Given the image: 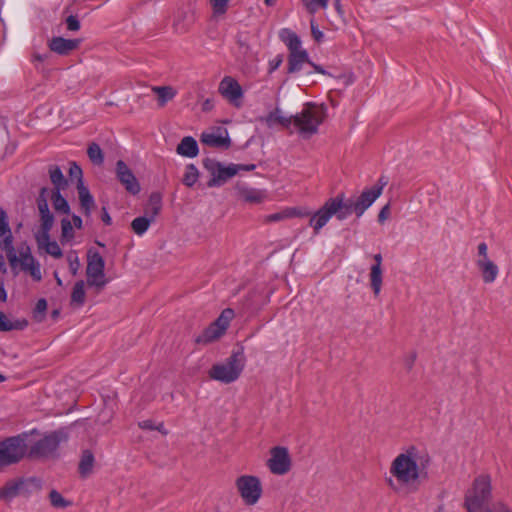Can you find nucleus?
<instances>
[{"label": "nucleus", "instance_id": "obj_1", "mask_svg": "<svg viewBox=\"0 0 512 512\" xmlns=\"http://www.w3.org/2000/svg\"><path fill=\"white\" fill-rule=\"evenodd\" d=\"M430 465L431 457L426 450L409 446L391 461L385 482L396 493H414L428 478Z\"/></svg>", "mask_w": 512, "mask_h": 512}, {"label": "nucleus", "instance_id": "obj_2", "mask_svg": "<svg viewBox=\"0 0 512 512\" xmlns=\"http://www.w3.org/2000/svg\"><path fill=\"white\" fill-rule=\"evenodd\" d=\"M351 213L352 206L346 202L345 195L340 193L328 198L318 210L313 212L308 225L313 229L314 235H318L333 216L338 221H344Z\"/></svg>", "mask_w": 512, "mask_h": 512}, {"label": "nucleus", "instance_id": "obj_3", "mask_svg": "<svg viewBox=\"0 0 512 512\" xmlns=\"http://www.w3.org/2000/svg\"><path fill=\"white\" fill-rule=\"evenodd\" d=\"M6 257L15 276L23 271L36 282L42 280L41 264L32 255L31 248L26 243L19 245L17 250L13 249L8 252Z\"/></svg>", "mask_w": 512, "mask_h": 512}, {"label": "nucleus", "instance_id": "obj_4", "mask_svg": "<svg viewBox=\"0 0 512 512\" xmlns=\"http://www.w3.org/2000/svg\"><path fill=\"white\" fill-rule=\"evenodd\" d=\"M245 365V359L241 351L233 352L227 359L212 366L209 377L213 380L229 384L236 381Z\"/></svg>", "mask_w": 512, "mask_h": 512}, {"label": "nucleus", "instance_id": "obj_5", "mask_svg": "<svg viewBox=\"0 0 512 512\" xmlns=\"http://www.w3.org/2000/svg\"><path fill=\"white\" fill-rule=\"evenodd\" d=\"M326 116V109L316 104H306L303 110L293 117V125L304 135L317 132L319 125Z\"/></svg>", "mask_w": 512, "mask_h": 512}, {"label": "nucleus", "instance_id": "obj_6", "mask_svg": "<svg viewBox=\"0 0 512 512\" xmlns=\"http://www.w3.org/2000/svg\"><path fill=\"white\" fill-rule=\"evenodd\" d=\"M490 497L491 478L488 475H480L466 494L465 507L468 512H480Z\"/></svg>", "mask_w": 512, "mask_h": 512}, {"label": "nucleus", "instance_id": "obj_7", "mask_svg": "<svg viewBox=\"0 0 512 512\" xmlns=\"http://www.w3.org/2000/svg\"><path fill=\"white\" fill-rule=\"evenodd\" d=\"M27 451L24 438L13 436L0 442V470L21 461Z\"/></svg>", "mask_w": 512, "mask_h": 512}, {"label": "nucleus", "instance_id": "obj_8", "mask_svg": "<svg viewBox=\"0 0 512 512\" xmlns=\"http://www.w3.org/2000/svg\"><path fill=\"white\" fill-rule=\"evenodd\" d=\"M235 487L247 506H253L258 503L262 497L263 488L259 477L254 475H241L235 480Z\"/></svg>", "mask_w": 512, "mask_h": 512}, {"label": "nucleus", "instance_id": "obj_9", "mask_svg": "<svg viewBox=\"0 0 512 512\" xmlns=\"http://www.w3.org/2000/svg\"><path fill=\"white\" fill-rule=\"evenodd\" d=\"M475 265L478 269L481 279L485 284H492L499 276L498 265L489 257L488 245L481 242L477 246V255Z\"/></svg>", "mask_w": 512, "mask_h": 512}, {"label": "nucleus", "instance_id": "obj_10", "mask_svg": "<svg viewBox=\"0 0 512 512\" xmlns=\"http://www.w3.org/2000/svg\"><path fill=\"white\" fill-rule=\"evenodd\" d=\"M233 318L234 311L230 308L224 309L219 317L197 336L196 342L208 344L219 339L225 333Z\"/></svg>", "mask_w": 512, "mask_h": 512}, {"label": "nucleus", "instance_id": "obj_11", "mask_svg": "<svg viewBox=\"0 0 512 512\" xmlns=\"http://www.w3.org/2000/svg\"><path fill=\"white\" fill-rule=\"evenodd\" d=\"M87 284L98 289L107 284L105 277V261L97 251H89L86 267Z\"/></svg>", "mask_w": 512, "mask_h": 512}, {"label": "nucleus", "instance_id": "obj_12", "mask_svg": "<svg viewBox=\"0 0 512 512\" xmlns=\"http://www.w3.org/2000/svg\"><path fill=\"white\" fill-rule=\"evenodd\" d=\"M162 209L161 197L159 194H152L149 198L148 208L144 216L136 217L131 222L132 231L138 235H144L150 225L155 222Z\"/></svg>", "mask_w": 512, "mask_h": 512}, {"label": "nucleus", "instance_id": "obj_13", "mask_svg": "<svg viewBox=\"0 0 512 512\" xmlns=\"http://www.w3.org/2000/svg\"><path fill=\"white\" fill-rule=\"evenodd\" d=\"M204 166L211 175L207 183L209 187L221 186L239 173V167L233 163L225 166L214 160H206Z\"/></svg>", "mask_w": 512, "mask_h": 512}, {"label": "nucleus", "instance_id": "obj_14", "mask_svg": "<svg viewBox=\"0 0 512 512\" xmlns=\"http://www.w3.org/2000/svg\"><path fill=\"white\" fill-rule=\"evenodd\" d=\"M291 464V457L287 448L276 446L270 450V458L267 460V467L272 474H287L291 469Z\"/></svg>", "mask_w": 512, "mask_h": 512}, {"label": "nucleus", "instance_id": "obj_15", "mask_svg": "<svg viewBox=\"0 0 512 512\" xmlns=\"http://www.w3.org/2000/svg\"><path fill=\"white\" fill-rule=\"evenodd\" d=\"M218 91L233 106L240 107L242 105L244 92L235 78L225 76L219 83Z\"/></svg>", "mask_w": 512, "mask_h": 512}, {"label": "nucleus", "instance_id": "obj_16", "mask_svg": "<svg viewBox=\"0 0 512 512\" xmlns=\"http://www.w3.org/2000/svg\"><path fill=\"white\" fill-rule=\"evenodd\" d=\"M66 439L62 432H53L39 440L31 449V453L39 457H48L53 455L58 449L60 443Z\"/></svg>", "mask_w": 512, "mask_h": 512}, {"label": "nucleus", "instance_id": "obj_17", "mask_svg": "<svg viewBox=\"0 0 512 512\" xmlns=\"http://www.w3.org/2000/svg\"><path fill=\"white\" fill-rule=\"evenodd\" d=\"M381 193L382 186L366 189L355 201L349 202L348 205L352 206V212H355L358 217H361L364 212L377 200Z\"/></svg>", "mask_w": 512, "mask_h": 512}, {"label": "nucleus", "instance_id": "obj_18", "mask_svg": "<svg viewBox=\"0 0 512 512\" xmlns=\"http://www.w3.org/2000/svg\"><path fill=\"white\" fill-rule=\"evenodd\" d=\"M116 175L118 180L124 185L127 192L136 195L140 192V184L131 171V169L122 160L116 163Z\"/></svg>", "mask_w": 512, "mask_h": 512}, {"label": "nucleus", "instance_id": "obj_19", "mask_svg": "<svg viewBox=\"0 0 512 512\" xmlns=\"http://www.w3.org/2000/svg\"><path fill=\"white\" fill-rule=\"evenodd\" d=\"M305 64H310L318 73H325L320 66L309 61V56L305 49L300 48L289 52L288 73H297L301 71Z\"/></svg>", "mask_w": 512, "mask_h": 512}, {"label": "nucleus", "instance_id": "obj_20", "mask_svg": "<svg viewBox=\"0 0 512 512\" xmlns=\"http://www.w3.org/2000/svg\"><path fill=\"white\" fill-rule=\"evenodd\" d=\"M373 260L374 264L370 268L369 280L374 295L378 296L383 285L382 255L380 253L374 254Z\"/></svg>", "mask_w": 512, "mask_h": 512}, {"label": "nucleus", "instance_id": "obj_21", "mask_svg": "<svg viewBox=\"0 0 512 512\" xmlns=\"http://www.w3.org/2000/svg\"><path fill=\"white\" fill-rule=\"evenodd\" d=\"M0 249L7 254L15 249L13 246V236L9 227L6 212L0 207Z\"/></svg>", "mask_w": 512, "mask_h": 512}, {"label": "nucleus", "instance_id": "obj_22", "mask_svg": "<svg viewBox=\"0 0 512 512\" xmlns=\"http://www.w3.org/2000/svg\"><path fill=\"white\" fill-rule=\"evenodd\" d=\"M239 197L250 204H260L268 200V193L264 189L251 188L245 185L237 187Z\"/></svg>", "mask_w": 512, "mask_h": 512}, {"label": "nucleus", "instance_id": "obj_23", "mask_svg": "<svg viewBox=\"0 0 512 512\" xmlns=\"http://www.w3.org/2000/svg\"><path fill=\"white\" fill-rule=\"evenodd\" d=\"M80 44L78 39H65L63 37H53L48 46L51 51L59 54V55H67L74 49H76Z\"/></svg>", "mask_w": 512, "mask_h": 512}, {"label": "nucleus", "instance_id": "obj_24", "mask_svg": "<svg viewBox=\"0 0 512 512\" xmlns=\"http://www.w3.org/2000/svg\"><path fill=\"white\" fill-rule=\"evenodd\" d=\"M201 142L209 147H227L229 145L228 133L221 129L204 132L201 135Z\"/></svg>", "mask_w": 512, "mask_h": 512}, {"label": "nucleus", "instance_id": "obj_25", "mask_svg": "<svg viewBox=\"0 0 512 512\" xmlns=\"http://www.w3.org/2000/svg\"><path fill=\"white\" fill-rule=\"evenodd\" d=\"M35 240L39 249H43L47 254L54 258H61L63 253L56 241H52L50 234L35 235Z\"/></svg>", "mask_w": 512, "mask_h": 512}, {"label": "nucleus", "instance_id": "obj_26", "mask_svg": "<svg viewBox=\"0 0 512 512\" xmlns=\"http://www.w3.org/2000/svg\"><path fill=\"white\" fill-rule=\"evenodd\" d=\"M77 190L81 209L83 210L84 214L89 217L95 206L94 198L84 183L77 185Z\"/></svg>", "mask_w": 512, "mask_h": 512}, {"label": "nucleus", "instance_id": "obj_27", "mask_svg": "<svg viewBox=\"0 0 512 512\" xmlns=\"http://www.w3.org/2000/svg\"><path fill=\"white\" fill-rule=\"evenodd\" d=\"M177 154L188 157V158H194L198 155L199 148L197 141L191 137L186 136L184 137L181 142L178 144L176 148Z\"/></svg>", "mask_w": 512, "mask_h": 512}, {"label": "nucleus", "instance_id": "obj_28", "mask_svg": "<svg viewBox=\"0 0 512 512\" xmlns=\"http://www.w3.org/2000/svg\"><path fill=\"white\" fill-rule=\"evenodd\" d=\"M264 122L268 127L279 124L284 128H289L293 124V118L286 117L280 109H275L264 118Z\"/></svg>", "mask_w": 512, "mask_h": 512}, {"label": "nucleus", "instance_id": "obj_29", "mask_svg": "<svg viewBox=\"0 0 512 512\" xmlns=\"http://www.w3.org/2000/svg\"><path fill=\"white\" fill-rule=\"evenodd\" d=\"M309 213H302L295 208H285L279 212L267 215L263 218L264 223L280 222L295 216H306Z\"/></svg>", "mask_w": 512, "mask_h": 512}, {"label": "nucleus", "instance_id": "obj_30", "mask_svg": "<svg viewBox=\"0 0 512 512\" xmlns=\"http://www.w3.org/2000/svg\"><path fill=\"white\" fill-rule=\"evenodd\" d=\"M279 38L287 46L289 52L302 48L300 38L288 28H283L279 31Z\"/></svg>", "mask_w": 512, "mask_h": 512}, {"label": "nucleus", "instance_id": "obj_31", "mask_svg": "<svg viewBox=\"0 0 512 512\" xmlns=\"http://www.w3.org/2000/svg\"><path fill=\"white\" fill-rule=\"evenodd\" d=\"M23 481L12 480L7 482L3 487L0 488V500L11 501L18 496Z\"/></svg>", "mask_w": 512, "mask_h": 512}, {"label": "nucleus", "instance_id": "obj_32", "mask_svg": "<svg viewBox=\"0 0 512 512\" xmlns=\"http://www.w3.org/2000/svg\"><path fill=\"white\" fill-rule=\"evenodd\" d=\"M27 326L25 320H15L0 312V331L22 330Z\"/></svg>", "mask_w": 512, "mask_h": 512}, {"label": "nucleus", "instance_id": "obj_33", "mask_svg": "<svg viewBox=\"0 0 512 512\" xmlns=\"http://www.w3.org/2000/svg\"><path fill=\"white\" fill-rule=\"evenodd\" d=\"M85 282L83 280L77 281L71 292V305L82 307L85 303L86 292H85Z\"/></svg>", "mask_w": 512, "mask_h": 512}, {"label": "nucleus", "instance_id": "obj_34", "mask_svg": "<svg viewBox=\"0 0 512 512\" xmlns=\"http://www.w3.org/2000/svg\"><path fill=\"white\" fill-rule=\"evenodd\" d=\"M50 180L55 186L54 191H61L67 186V180L65 179L61 169L58 166H52L49 169Z\"/></svg>", "mask_w": 512, "mask_h": 512}, {"label": "nucleus", "instance_id": "obj_35", "mask_svg": "<svg viewBox=\"0 0 512 512\" xmlns=\"http://www.w3.org/2000/svg\"><path fill=\"white\" fill-rule=\"evenodd\" d=\"M152 90L158 95L160 106H164L176 96V90L170 86H155Z\"/></svg>", "mask_w": 512, "mask_h": 512}, {"label": "nucleus", "instance_id": "obj_36", "mask_svg": "<svg viewBox=\"0 0 512 512\" xmlns=\"http://www.w3.org/2000/svg\"><path fill=\"white\" fill-rule=\"evenodd\" d=\"M94 465V456L93 454L86 450L83 452L80 463H79V472L82 476H87L91 473Z\"/></svg>", "mask_w": 512, "mask_h": 512}, {"label": "nucleus", "instance_id": "obj_37", "mask_svg": "<svg viewBox=\"0 0 512 512\" xmlns=\"http://www.w3.org/2000/svg\"><path fill=\"white\" fill-rule=\"evenodd\" d=\"M53 207L56 211L69 214L70 206L67 200L61 195L60 191H53L51 195Z\"/></svg>", "mask_w": 512, "mask_h": 512}, {"label": "nucleus", "instance_id": "obj_38", "mask_svg": "<svg viewBox=\"0 0 512 512\" xmlns=\"http://www.w3.org/2000/svg\"><path fill=\"white\" fill-rule=\"evenodd\" d=\"M40 216V227L35 232V235L50 234V230L54 224V217L51 212L45 214H39Z\"/></svg>", "mask_w": 512, "mask_h": 512}, {"label": "nucleus", "instance_id": "obj_39", "mask_svg": "<svg viewBox=\"0 0 512 512\" xmlns=\"http://www.w3.org/2000/svg\"><path fill=\"white\" fill-rule=\"evenodd\" d=\"M199 178V171L194 164H189L185 168L182 182L187 187H192Z\"/></svg>", "mask_w": 512, "mask_h": 512}, {"label": "nucleus", "instance_id": "obj_40", "mask_svg": "<svg viewBox=\"0 0 512 512\" xmlns=\"http://www.w3.org/2000/svg\"><path fill=\"white\" fill-rule=\"evenodd\" d=\"M74 238L72 222L64 218L61 220V243H69Z\"/></svg>", "mask_w": 512, "mask_h": 512}, {"label": "nucleus", "instance_id": "obj_41", "mask_svg": "<svg viewBox=\"0 0 512 512\" xmlns=\"http://www.w3.org/2000/svg\"><path fill=\"white\" fill-rule=\"evenodd\" d=\"M308 13L314 15L320 9H327L329 0H301Z\"/></svg>", "mask_w": 512, "mask_h": 512}, {"label": "nucleus", "instance_id": "obj_42", "mask_svg": "<svg viewBox=\"0 0 512 512\" xmlns=\"http://www.w3.org/2000/svg\"><path fill=\"white\" fill-rule=\"evenodd\" d=\"M49 500L54 508L63 509L71 506V502L65 499L57 490L53 489L49 493Z\"/></svg>", "mask_w": 512, "mask_h": 512}, {"label": "nucleus", "instance_id": "obj_43", "mask_svg": "<svg viewBox=\"0 0 512 512\" xmlns=\"http://www.w3.org/2000/svg\"><path fill=\"white\" fill-rule=\"evenodd\" d=\"M89 159L96 165H101L104 161L103 153L100 146L96 143L89 145L88 150Z\"/></svg>", "mask_w": 512, "mask_h": 512}, {"label": "nucleus", "instance_id": "obj_44", "mask_svg": "<svg viewBox=\"0 0 512 512\" xmlns=\"http://www.w3.org/2000/svg\"><path fill=\"white\" fill-rule=\"evenodd\" d=\"M67 261L69 265V270L73 276H76L80 269V260L75 251H71L67 254Z\"/></svg>", "mask_w": 512, "mask_h": 512}, {"label": "nucleus", "instance_id": "obj_45", "mask_svg": "<svg viewBox=\"0 0 512 512\" xmlns=\"http://www.w3.org/2000/svg\"><path fill=\"white\" fill-rule=\"evenodd\" d=\"M229 0H210L214 16L224 15L228 8Z\"/></svg>", "mask_w": 512, "mask_h": 512}, {"label": "nucleus", "instance_id": "obj_46", "mask_svg": "<svg viewBox=\"0 0 512 512\" xmlns=\"http://www.w3.org/2000/svg\"><path fill=\"white\" fill-rule=\"evenodd\" d=\"M139 427L144 430H157L163 434H167V431L164 429L163 423L154 424L152 420H143L139 423Z\"/></svg>", "mask_w": 512, "mask_h": 512}, {"label": "nucleus", "instance_id": "obj_47", "mask_svg": "<svg viewBox=\"0 0 512 512\" xmlns=\"http://www.w3.org/2000/svg\"><path fill=\"white\" fill-rule=\"evenodd\" d=\"M69 175L77 180V185L84 183L82 169L75 162L70 164Z\"/></svg>", "mask_w": 512, "mask_h": 512}, {"label": "nucleus", "instance_id": "obj_48", "mask_svg": "<svg viewBox=\"0 0 512 512\" xmlns=\"http://www.w3.org/2000/svg\"><path fill=\"white\" fill-rule=\"evenodd\" d=\"M46 192H47V189H45V188L42 189L41 193H40V196H39V199H38L39 214H45V213L50 212L49 206H48V202H47V199H46V196H45Z\"/></svg>", "mask_w": 512, "mask_h": 512}, {"label": "nucleus", "instance_id": "obj_49", "mask_svg": "<svg viewBox=\"0 0 512 512\" xmlns=\"http://www.w3.org/2000/svg\"><path fill=\"white\" fill-rule=\"evenodd\" d=\"M311 34L314 40L318 43L324 39V33L318 28V25L314 18L310 20Z\"/></svg>", "mask_w": 512, "mask_h": 512}, {"label": "nucleus", "instance_id": "obj_50", "mask_svg": "<svg viewBox=\"0 0 512 512\" xmlns=\"http://www.w3.org/2000/svg\"><path fill=\"white\" fill-rule=\"evenodd\" d=\"M186 18L187 20L185 23H180L179 21H175L174 23L176 30L180 33L185 32L194 21L192 14L187 15Z\"/></svg>", "mask_w": 512, "mask_h": 512}, {"label": "nucleus", "instance_id": "obj_51", "mask_svg": "<svg viewBox=\"0 0 512 512\" xmlns=\"http://www.w3.org/2000/svg\"><path fill=\"white\" fill-rule=\"evenodd\" d=\"M485 512H512V508L503 502H497Z\"/></svg>", "mask_w": 512, "mask_h": 512}, {"label": "nucleus", "instance_id": "obj_52", "mask_svg": "<svg viewBox=\"0 0 512 512\" xmlns=\"http://www.w3.org/2000/svg\"><path fill=\"white\" fill-rule=\"evenodd\" d=\"M66 26L70 31H78L80 29V22L76 16L70 15L66 19Z\"/></svg>", "mask_w": 512, "mask_h": 512}, {"label": "nucleus", "instance_id": "obj_53", "mask_svg": "<svg viewBox=\"0 0 512 512\" xmlns=\"http://www.w3.org/2000/svg\"><path fill=\"white\" fill-rule=\"evenodd\" d=\"M47 310V301L45 299H39L34 308V316L37 318L38 315H43Z\"/></svg>", "mask_w": 512, "mask_h": 512}, {"label": "nucleus", "instance_id": "obj_54", "mask_svg": "<svg viewBox=\"0 0 512 512\" xmlns=\"http://www.w3.org/2000/svg\"><path fill=\"white\" fill-rule=\"evenodd\" d=\"M283 62V58L281 55L275 56L272 60L269 61V73H273L277 70Z\"/></svg>", "mask_w": 512, "mask_h": 512}, {"label": "nucleus", "instance_id": "obj_55", "mask_svg": "<svg viewBox=\"0 0 512 512\" xmlns=\"http://www.w3.org/2000/svg\"><path fill=\"white\" fill-rule=\"evenodd\" d=\"M388 215H389V206L388 205H385L379 212V215H378V221L380 223H383L387 218H388Z\"/></svg>", "mask_w": 512, "mask_h": 512}, {"label": "nucleus", "instance_id": "obj_56", "mask_svg": "<svg viewBox=\"0 0 512 512\" xmlns=\"http://www.w3.org/2000/svg\"><path fill=\"white\" fill-rule=\"evenodd\" d=\"M82 219L80 216L78 215H73L72 216V225L74 227H76L77 229H81L82 228Z\"/></svg>", "mask_w": 512, "mask_h": 512}, {"label": "nucleus", "instance_id": "obj_57", "mask_svg": "<svg viewBox=\"0 0 512 512\" xmlns=\"http://www.w3.org/2000/svg\"><path fill=\"white\" fill-rule=\"evenodd\" d=\"M7 265H6V261H5V257L3 254H0V272L2 274H5L7 273Z\"/></svg>", "mask_w": 512, "mask_h": 512}, {"label": "nucleus", "instance_id": "obj_58", "mask_svg": "<svg viewBox=\"0 0 512 512\" xmlns=\"http://www.w3.org/2000/svg\"><path fill=\"white\" fill-rule=\"evenodd\" d=\"M0 300L2 302H5L7 300V293H6V290L4 288V282L3 281H0Z\"/></svg>", "mask_w": 512, "mask_h": 512}, {"label": "nucleus", "instance_id": "obj_59", "mask_svg": "<svg viewBox=\"0 0 512 512\" xmlns=\"http://www.w3.org/2000/svg\"><path fill=\"white\" fill-rule=\"evenodd\" d=\"M236 166L239 167V172L240 171H252V170L255 169V165L254 164H249V165L236 164Z\"/></svg>", "mask_w": 512, "mask_h": 512}, {"label": "nucleus", "instance_id": "obj_60", "mask_svg": "<svg viewBox=\"0 0 512 512\" xmlns=\"http://www.w3.org/2000/svg\"><path fill=\"white\" fill-rule=\"evenodd\" d=\"M335 9L340 16H343L344 12L340 3V0H335Z\"/></svg>", "mask_w": 512, "mask_h": 512}, {"label": "nucleus", "instance_id": "obj_61", "mask_svg": "<svg viewBox=\"0 0 512 512\" xmlns=\"http://www.w3.org/2000/svg\"><path fill=\"white\" fill-rule=\"evenodd\" d=\"M102 220L106 223V224H110L111 223V217L109 216L108 212L106 211L105 208H103V217H102Z\"/></svg>", "mask_w": 512, "mask_h": 512}, {"label": "nucleus", "instance_id": "obj_62", "mask_svg": "<svg viewBox=\"0 0 512 512\" xmlns=\"http://www.w3.org/2000/svg\"><path fill=\"white\" fill-rule=\"evenodd\" d=\"M46 59V55H40V54H34L33 55V60L34 61H39V62H42Z\"/></svg>", "mask_w": 512, "mask_h": 512}, {"label": "nucleus", "instance_id": "obj_63", "mask_svg": "<svg viewBox=\"0 0 512 512\" xmlns=\"http://www.w3.org/2000/svg\"><path fill=\"white\" fill-rule=\"evenodd\" d=\"M54 277H55V279H56L57 285H58V286H62V285H63V282H62V280H61V278L59 277V275H58V273H57V272H55V273H54Z\"/></svg>", "mask_w": 512, "mask_h": 512}, {"label": "nucleus", "instance_id": "obj_64", "mask_svg": "<svg viewBox=\"0 0 512 512\" xmlns=\"http://www.w3.org/2000/svg\"><path fill=\"white\" fill-rule=\"evenodd\" d=\"M209 108H210V101L206 100L205 103L203 104V109L206 110V109H209Z\"/></svg>", "mask_w": 512, "mask_h": 512}]
</instances>
